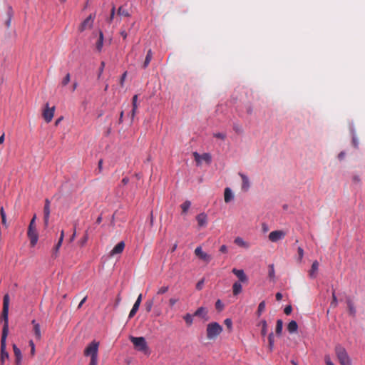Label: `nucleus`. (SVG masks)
<instances>
[{"label":"nucleus","mask_w":365,"mask_h":365,"mask_svg":"<svg viewBox=\"0 0 365 365\" xmlns=\"http://www.w3.org/2000/svg\"><path fill=\"white\" fill-rule=\"evenodd\" d=\"M9 295L6 294L3 299V309L1 313V317L4 321V327L2 329V334L1 339V356L0 363L1 365H4L5 360L9 357V353L6 350V337L9 334Z\"/></svg>","instance_id":"nucleus-1"},{"label":"nucleus","mask_w":365,"mask_h":365,"mask_svg":"<svg viewBox=\"0 0 365 365\" xmlns=\"http://www.w3.org/2000/svg\"><path fill=\"white\" fill-rule=\"evenodd\" d=\"M99 342L93 341L86 347L83 354L85 356H89L88 365H98Z\"/></svg>","instance_id":"nucleus-2"},{"label":"nucleus","mask_w":365,"mask_h":365,"mask_svg":"<svg viewBox=\"0 0 365 365\" xmlns=\"http://www.w3.org/2000/svg\"><path fill=\"white\" fill-rule=\"evenodd\" d=\"M335 353L341 365H351V359L344 347L340 344L336 345Z\"/></svg>","instance_id":"nucleus-3"},{"label":"nucleus","mask_w":365,"mask_h":365,"mask_svg":"<svg viewBox=\"0 0 365 365\" xmlns=\"http://www.w3.org/2000/svg\"><path fill=\"white\" fill-rule=\"evenodd\" d=\"M35 220H36V215H34L33 217V218L31 219L30 224L29 225L28 232H27L28 237L30 240V244H31V247H34L36 245V243L38 242V235L36 228Z\"/></svg>","instance_id":"nucleus-4"},{"label":"nucleus","mask_w":365,"mask_h":365,"mask_svg":"<svg viewBox=\"0 0 365 365\" xmlns=\"http://www.w3.org/2000/svg\"><path fill=\"white\" fill-rule=\"evenodd\" d=\"M222 331V327L217 322H212L207 324V337L209 339H214Z\"/></svg>","instance_id":"nucleus-5"},{"label":"nucleus","mask_w":365,"mask_h":365,"mask_svg":"<svg viewBox=\"0 0 365 365\" xmlns=\"http://www.w3.org/2000/svg\"><path fill=\"white\" fill-rule=\"evenodd\" d=\"M130 340L138 351H145L148 349L146 341L143 336L135 337L131 336H130Z\"/></svg>","instance_id":"nucleus-6"},{"label":"nucleus","mask_w":365,"mask_h":365,"mask_svg":"<svg viewBox=\"0 0 365 365\" xmlns=\"http://www.w3.org/2000/svg\"><path fill=\"white\" fill-rule=\"evenodd\" d=\"M286 232L284 230H274L269 234V240L272 242H277L284 238Z\"/></svg>","instance_id":"nucleus-7"},{"label":"nucleus","mask_w":365,"mask_h":365,"mask_svg":"<svg viewBox=\"0 0 365 365\" xmlns=\"http://www.w3.org/2000/svg\"><path fill=\"white\" fill-rule=\"evenodd\" d=\"M55 112V106L49 107L48 103H46L45 108L43 110V118L46 123L51 121Z\"/></svg>","instance_id":"nucleus-8"},{"label":"nucleus","mask_w":365,"mask_h":365,"mask_svg":"<svg viewBox=\"0 0 365 365\" xmlns=\"http://www.w3.org/2000/svg\"><path fill=\"white\" fill-rule=\"evenodd\" d=\"M193 156L197 165H200L202 161H205L209 164L212 160L211 155L209 153H203L202 155H200L198 153L194 152Z\"/></svg>","instance_id":"nucleus-9"},{"label":"nucleus","mask_w":365,"mask_h":365,"mask_svg":"<svg viewBox=\"0 0 365 365\" xmlns=\"http://www.w3.org/2000/svg\"><path fill=\"white\" fill-rule=\"evenodd\" d=\"M95 15L90 14L79 26L78 31L83 32L86 29H91L93 26Z\"/></svg>","instance_id":"nucleus-10"},{"label":"nucleus","mask_w":365,"mask_h":365,"mask_svg":"<svg viewBox=\"0 0 365 365\" xmlns=\"http://www.w3.org/2000/svg\"><path fill=\"white\" fill-rule=\"evenodd\" d=\"M232 272L238 278L240 282L246 283L248 281L247 276L242 269L233 268Z\"/></svg>","instance_id":"nucleus-11"},{"label":"nucleus","mask_w":365,"mask_h":365,"mask_svg":"<svg viewBox=\"0 0 365 365\" xmlns=\"http://www.w3.org/2000/svg\"><path fill=\"white\" fill-rule=\"evenodd\" d=\"M195 255L200 259L208 262L211 259L210 255L204 252L201 247H197L195 250Z\"/></svg>","instance_id":"nucleus-12"},{"label":"nucleus","mask_w":365,"mask_h":365,"mask_svg":"<svg viewBox=\"0 0 365 365\" xmlns=\"http://www.w3.org/2000/svg\"><path fill=\"white\" fill-rule=\"evenodd\" d=\"M43 221L45 226H48V220L50 217V201L48 199L45 200V205L43 207Z\"/></svg>","instance_id":"nucleus-13"},{"label":"nucleus","mask_w":365,"mask_h":365,"mask_svg":"<svg viewBox=\"0 0 365 365\" xmlns=\"http://www.w3.org/2000/svg\"><path fill=\"white\" fill-rule=\"evenodd\" d=\"M239 175L241 177L242 181V190L244 192L248 191L250 187V180H249L248 177L241 173H239Z\"/></svg>","instance_id":"nucleus-14"},{"label":"nucleus","mask_w":365,"mask_h":365,"mask_svg":"<svg viewBox=\"0 0 365 365\" xmlns=\"http://www.w3.org/2000/svg\"><path fill=\"white\" fill-rule=\"evenodd\" d=\"M125 242L123 241H121L120 242H118L114 247L113 249L110 251V256H114L115 255H118V254H120L124 248H125Z\"/></svg>","instance_id":"nucleus-15"},{"label":"nucleus","mask_w":365,"mask_h":365,"mask_svg":"<svg viewBox=\"0 0 365 365\" xmlns=\"http://www.w3.org/2000/svg\"><path fill=\"white\" fill-rule=\"evenodd\" d=\"M319 264L318 261L315 260L313 262L311 269L309 271V276L310 278L314 279L317 277V272L319 269Z\"/></svg>","instance_id":"nucleus-16"},{"label":"nucleus","mask_w":365,"mask_h":365,"mask_svg":"<svg viewBox=\"0 0 365 365\" xmlns=\"http://www.w3.org/2000/svg\"><path fill=\"white\" fill-rule=\"evenodd\" d=\"M13 351L15 356V363L16 365H20L22 359L21 351L16 344H13Z\"/></svg>","instance_id":"nucleus-17"},{"label":"nucleus","mask_w":365,"mask_h":365,"mask_svg":"<svg viewBox=\"0 0 365 365\" xmlns=\"http://www.w3.org/2000/svg\"><path fill=\"white\" fill-rule=\"evenodd\" d=\"M197 224L200 227H205L207 223V216L204 212L199 214L196 217Z\"/></svg>","instance_id":"nucleus-18"},{"label":"nucleus","mask_w":365,"mask_h":365,"mask_svg":"<svg viewBox=\"0 0 365 365\" xmlns=\"http://www.w3.org/2000/svg\"><path fill=\"white\" fill-rule=\"evenodd\" d=\"M31 324L34 325V333L36 339L37 340H40L41 339V328L38 323L36 322V320H32Z\"/></svg>","instance_id":"nucleus-19"},{"label":"nucleus","mask_w":365,"mask_h":365,"mask_svg":"<svg viewBox=\"0 0 365 365\" xmlns=\"http://www.w3.org/2000/svg\"><path fill=\"white\" fill-rule=\"evenodd\" d=\"M207 309L205 307H199L195 312L194 313L195 317H199L202 319H205V320L207 319Z\"/></svg>","instance_id":"nucleus-20"},{"label":"nucleus","mask_w":365,"mask_h":365,"mask_svg":"<svg viewBox=\"0 0 365 365\" xmlns=\"http://www.w3.org/2000/svg\"><path fill=\"white\" fill-rule=\"evenodd\" d=\"M138 98V95H134L132 98V105H133V109L131 110L132 119L135 117V115L136 114V111H137V108H138V104H137Z\"/></svg>","instance_id":"nucleus-21"},{"label":"nucleus","mask_w":365,"mask_h":365,"mask_svg":"<svg viewBox=\"0 0 365 365\" xmlns=\"http://www.w3.org/2000/svg\"><path fill=\"white\" fill-rule=\"evenodd\" d=\"M242 290V287L241 284V282H235L232 285V293L235 296L238 295L240 293H241Z\"/></svg>","instance_id":"nucleus-22"},{"label":"nucleus","mask_w":365,"mask_h":365,"mask_svg":"<svg viewBox=\"0 0 365 365\" xmlns=\"http://www.w3.org/2000/svg\"><path fill=\"white\" fill-rule=\"evenodd\" d=\"M233 197L234 195L232 192V190L229 187L225 188L224 193L225 202L227 203L230 202L233 199Z\"/></svg>","instance_id":"nucleus-23"},{"label":"nucleus","mask_w":365,"mask_h":365,"mask_svg":"<svg viewBox=\"0 0 365 365\" xmlns=\"http://www.w3.org/2000/svg\"><path fill=\"white\" fill-rule=\"evenodd\" d=\"M153 58V53H152V51L151 49L148 50V53H147V55L145 56V61L143 62V68H145L148 66L150 62L151 61Z\"/></svg>","instance_id":"nucleus-24"},{"label":"nucleus","mask_w":365,"mask_h":365,"mask_svg":"<svg viewBox=\"0 0 365 365\" xmlns=\"http://www.w3.org/2000/svg\"><path fill=\"white\" fill-rule=\"evenodd\" d=\"M298 325L297 323L292 320L287 325V330L289 333H294L297 331Z\"/></svg>","instance_id":"nucleus-25"},{"label":"nucleus","mask_w":365,"mask_h":365,"mask_svg":"<svg viewBox=\"0 0 365 365\" xmlns=\"http://www.w3.org/2000/svg\"><path fill=\"white\" fill-rule=\"evenodd\" d=\"M235 243L240 247H245V248L249 247V244L240 237H237L235 239Z\"/></svg>","instance_id":"nucleus-26"},{"label":"nucleus","mask_w":365,"mask_h":365,"mask_svg":"<svg viewBox=\"0 0 365 365\" xmlns=\"http://www.w3.org/2000/svg\"><path fill=\"white\" fill-rule=\"evenodd\" d=\"M193 317H194V314L192 315L189 313L186 314L185 315L183 316V319L185 320L187 326L190 327L192 324L193 323Z\"/></svg>","instance_id":"nucleus-27"},{"label":"nucleus","mask_w":365,"mask_h":365,"mask_svg":"<svg viewBox=\"0 0 365 365\" xmlns=\"http://www.w3.org/2000/svg\"><path fill=\"white\" fill-rule=\"evenodd\" d=\"M282 328H283V322L282 319H278L277 321V324H276V328H275V331L277 335H280L282 334Z\"/></svg>","instance_id":"nucleus-28"},{"label":"nucleus","mask_w":365,"mask_h":365,"mask_svg":"<svg viewBox=\"0 0 365 365\" xmlns=\"http://www.w3.org/2000/svg\"><path fill=\"white\" fill-rule=\"evenodd\" d=\"M103 34L101 31L100 35H99V38L96 43V48L98 51H101L102 47H103Z\"/></svg>","instance_id":"nucleus-29"},{"label":"nucleus","mask_w":365,"mask_h":365,"mask_svg":"<svg viewBox=\"0 0 365 365\" xmlns=\"http://www.w3.org/2000/svg\"><path fill=\"white\" fill-rule=\"evenodd\" d=\"M262 325L261 334L262 336H265L267 333V324L265 320H262L260 322Z\"/></svg>","instance_id":"nucleus-30"},{"label":"nucleus","mask_w":365,"mask_h":365,"mask_svg":"<svg viewBox=\"0 0 365 365\" xmlns=\"http://www.w3.org/2000/svg\"><path fill=\"white\" fill-rule=\"evenodd\" d=\"M139 307H140V305L138 304H133V308L130 310L129 315H128L129 319H131L135 316V314H136V312H138V310L139 309Z\"/></svg>","instance_id":"nucleus-31"},{"label":"nucleus","mask_w":365,"mask_h":365,"mask_svg":"<svg viewBox=\"0 0 365 365\" xmlns=\"http://www.w3.org/2000/svg\"><path fill=\"white\" fill-rule=\"evenodd\" d=\"M347 305H348V309H349V314L351 315H352V316H355V314H356V309H355L352 302L349 300L347 302Z\"/></svg>","instance_id":"nucleus-32"},{"label":"nucleus","mask_w":365,"mask_h":365,"mask_svg":"<svg viewBox=\"0 0 365 365\" xmlns=\"http://www.w3.org/2000/svg\"><path fill=\"white\" fill-rule=\"evenodd\" d=\"M191 205V202L189 200H186L181 205V208L183 214H185L189 210Z\"/></svg>","instance_id":"nucleus-33"},{"label":"nucleus","mask_w":365,"mask_h":365,"mask_svg":"<svg viewBox=\"0 0 365 365\" xmlns=\"http://www.w3.org/2000/svg\"><path fill=\"white\" fill-rule=\"evenodd\" d=\"M62 245V242L58 241V243L56 245V246L53 249V253L52 257L56 258L58 256V250Z\"/></svg>","instance_id":"nucleus-34"},{"label":"nucleus","mask_w":365,"mask_h":365,"mask_svg":"<svg viewBox=\"0 0 365 365\" xmlns=\"http://www.w3.org/2000/svg\"><path fill=\"white\" fill-rule=\"evenodd\" d=\"M265 302L262 301L259 304L257 314L259 317L265 309Z\"/></svg>","instance_id":"nucleus-35"},{"label":"nucleus","mask_w":365,"mask_h":365,"mask_svg":"<svg viewBox=\"0 0 365 365\" xmlns=\"http://www.w3.org/2000/svg\"><path fill=\"white\" fill-rule=\"evenodd\" d=\"M269 347L270 350H272L274 346V334L271 332L268 336Z\"/></svg>","instance_id":"nucleus-36"},{"label":"nucleus","mask_w":365,"mask_h":365,"mask_svg":"<svg viewBox=\"0 0 365 365\" xmlns=\"http://www.w3.org/2000/svg\"><path fill=\"white\" fill-rule=\"evenodd\" d=\"M118 14L123 16H130L129 12L126 9H124L122 6L119 7L118 10Z\"/></svg>","instance_id":"nucleus-37"},{"label":"nucleus","mask_w":365,"mask_h":365,"mask_svg":"<svg viewBox=\"0 0 365 365\" xmlns=\"http://www.w3.org/2000/svg\"><path fill=\"white\" fill-rule=\"evenodd\" d=\"M0 214L1 217V222L3 225H4L6 227V214L4 210V207H1L0 209Z\"/></svg>","instance_id":"nucleus-38"},{"label":"nucleus","mask_w":365,"mask_h":365,"mask_svg":"<svg viewBox=\"0 0 365 365\" xmlns=\"http://www.w3.org/2000/svg\"><path fill=\"white\" fill-rule=\"evenodd\" d=\"M153 306V299L148 300L145 302V309L148 312H150L152 309V307Z\"/></svg>","instance_id":"nucleus-39"},{"label":"nucleus","mask_w":365,"mask_h":365,"mask_svg":"<svg viewBox=\"0 0 365 365\" xmlns=\"http://www.w3.org/2000/svg\"><path fill=\"white\" fill-rule=\"evenodd\" d=\"M269 277L270 279H274L275 277L274 264H270L269 266Z\"/></svg>","instance_id":"nucleus-40"},{"label":"nucleus","mask_w":365,"mask_h":365,"mask_svg":"<svg viewBox=\"0 0 365 365\" xmlns=\"http://www.w3.org/2000/svg\"><path fill=\"white\" fill-rule=\"evenodd\" d=\"M215 308L219 312H221L224 309V304L220 299H217L215 302Z\"/></svg>","instance_id":"nucleus-41"},{"label":"nucleus","mask_w":365,"mask_h":365,"mask_svg":"<svg viewBox=\"0 0 365 365\" xmlns=\"http://www.w3.org/2000/svg\"><path fill=\"white\" fill-rule=\"evenodd\" d=\"M168 289H169V287L168 286L161 287L158 290L157 295L165 294V293H166L168 291Z\"/></svg>","instance_id":"nucleus-42"},{"label":"nucleus","mask_w":365,"mask_h":365,"mask_svg":"<svg viewBox=\"0 0 365 365\" xmlns=\"http://www.w3.org/2000/svg\"><path fill=\"white\" fill-rule=\"evenodd\" d=\"M331 306L332 307H336L337 306V299L334 290L332 292V301L331 302Z\"/></svg>","instance_id":"nucleus-43"},{"label":"nucleus","mask_w":365,"mask_h":365,"mask_svg":"<svg viewBox=\"0 0 365 365\" xmlns=\"http://www.w3.org/2000/svg\"><path fill=\"white\" fill-rule=\"evenodd\" d=\"M70 80H71L70 74L67 73L66 75V76L63 78V79L62 80V85L63 86L67 85L70 82Z\"/></svg>","instance_id":"nucleus-44"},{"label":"nucleus","mask_w":365,"mask_h":365,"mask_svg":"<svg viewBox=\"0 0 365 365\" xmlns=\"http://www.w3.org/2000/svg\"><path fill=\"white\" fill-rule=\"evenodd\" d=\"M214 136L217 138L225 140L226 138V134L223 133H214Z\"/></svg>","instance_id":"nucleus-45"},{"label":"nucleus","mask_w":365,"mask_h":365,"mask_svg":"<svg viewBox=\"0 0 365 365\" xmlns=\"http://www.w3.org/2000/svg\"><path fill=\"white\" fill-rule=\"evenodd\" d=\"M297 252L299 255V259L301 261L304 257V250L301 247H299L297 249Z\"/></svg>","instance_id":"nucleus-46"},{"label":"nucleus","mask_w":365,"mask_h":365,"mask_svg":"<svg viewBox=\"0 0 365 365\" xmlns=\"http://www.w3.org/2000/svg\"><path fill=\"white\" fill-rule=\"evenodd\" d=\"M29 346H31V356H34L35 354V345L32 340L29 341Z\"/></svg>","instance_id":"nucleus-47"},{"label":"nucleus","mask_w":365,"mask_h":365,"mask_svg":"<svg viewBox=\"0 0 365 365\" xmlns=\"http://www.w3.org/2000/svg\"><path fill=\"white\" fill-rule=\"evenodd\" d=\"M225 324L226 325V327L229 329H232V322L230 319H226L225 320Z\"/></svg>","instance_id":"nucleus-48"},{"label":"nucleus","mask_w":365,"mask_h":365,"mask_svg":"<svg viewBox=\"0 0 365 365\" xmlns=\"http://www.w3.org/2000/svg\"><path fill=\"white\" fill-rule=\"evenodd\" d=\"M292 311V307L291 305H288L284 309V312L286 315H289L291 314Z\"/></svg>","instance_id":"nucleus-49"},{"label":"nucleus","mask_w":365,"mask_h":365,"mask_svg":"<svg viewBox=\"0 0 365 365\" xmlns=\"http://www.w3.org/2000/svg\"><path fill=\"white\" fill-rule=\"evenodd\" d=\"M324 360L327 365H334L329 355L325 356Z\"/></svg>","instance_id":"nucleus-50"},{"label":"nucleus","mask_w":365,"mask_h":365,"mask_svg":"<svg viewBox=\"0 0 365 365\" xmlns=\"http://www.w3.org/2000/svg\"><path fill=\"white\" fill-rule=\"evenodd\" d=\"M115 6H113V8H112V9L110 11V18H109V20H108L109 22H111L112 20L113 19V17H114V15H115Z\"/></svg>","instance_id":"nucleus-51"},{"label":"nucleus","mask_w":365,"mask_h":365,"mask_svg":"<svg viewBox=\"0 0 365 365\" xmlns=\"http://www.w3.org/2000/svg\"><path fill=\"white\" fill-rule=\"evenodd\" d=\"M104 66H105V63L103 61L101 62V67L99 68V73H98V78L101 77L103 71V69H104Z\"/></svg>","instance_id":"nucleus-52"},{"label":"nucleus","mask_w":365,"mask_h":365,"mask_svg":"<svg viewBox=\"0 0 365 365\" xmlns=\"http://www.w3.org/2000/svg\"><path fill=\"white\" fill-rule=\"evenodd\" d=\"M178 302V299H175V298H170L169 299V304H170V307H173Z\"/></svg>","instance_id":"nucleus-53"},{"label":"nucleus","mask_w":365,"mask_h":365,"mask_svg":"<svg viewBox=\"0 0 365 365\" xmlns=\"http://www.w3.org/2000/svg\"><path fill=\"white\" fill-rule=\"evenodd\" d=\"M203 280L198 282L196 284V289L200 290L202 288Z\"/></svg>","instance_id":"nucleus-54"},{"label":"nucleus","mask_w":365,"mask_h":365,"mask_svg":"<svg viewBox=\"0 0 365 365\" xmlns=\"http://www.w3.org/2000/svg\"><path fill=\"white\" fill-rule=\"evenodd\" d=\"M345 155L346 153L344 152V151H341L339 155H338V159L339 160H342L344 157H345Z\"/></svg>","instance_id":"nucleus-55"},{"label":"nucleus","mask_w":365,"mask_h":365,"mask_svg":"<svg viewBox=\"0 0 365 365\" xmlns=\"http://www.w3.org/2000/svg\"><path fill=\"white\" fill-rule=\"evenodd\" d=\"M141 301H142V294H140L138 295L135 304H138L140 305Z\"/></svg>","instance_id":"nucleus-56"},{"label":"nucleus","mask_w":365,"mask_h":365,"mask_svg":"<svg viewBox=\"0 0 365 365\" xmlns=\"http://www.w3.org/2000/svg\"><path fill=\"white\" fill-rule=\"evenodd\" d=\"M126 75H127V73H126V72H125V73L122 75V76H121V78H120V85H121L122 86H123V82H124V81H125V79Z\"/></svg>","instance_id":"nucleus-57"},{"label":"nucleus","mask_w":365,"mask_h":365,"mask_svg":"<svg viewBox=\"0 0 365 365\" xmlns=\"http://www.w3.org/2000/svg\"><path fill=\"white\" fill-rule=\"evenodd\" d=\"M220 251L221 252L225 253L227 252V248L225 245H222L220 248Z\"/></svg>","instance_id":"nucleus-58"},{"label":"nucleus","mask_w":365,"mask_h":365,"mask_svg":"<svg viewBox=\"0 0 365 365\" xmlns=\"http://www.w3.org/2000/svg\"><path fill=\"white\" fill-rule=\"evenodd\" d=\"M275 297L277 301H280L282 299V294L280 292H277Z\"/></svg>","instance_id":"nucleus-59"},{"label":"nucleus","mask_w":365,"mask_h":365,"mask_svg":"<svg viewBox=\"0 0 365 365\" xmlns=\"http://www.w3.org/2000/svg\"><path fill=\"white\" fill-rule=\"evenodd\" d=\"M120 35L123 37V39H125L127 38V32L125 30H123L120 31Z\"/></svg>","instance_id":"nucleus-60"},{"label":"nucleus","mask_w":365,"mask_h":365,"mask_svg":"<svg viewBox=\"0 0 365 365\" xmlns=\"http://www.w3.org/2000/svg\"><path fill=\"white\" fill-rule=\"evenodd\" d=\"M98 167L99 170L101 171L102 167H103V160L102 159H101L98 161Z\"/></svg>","instance_id":"nucleus-61"},{"label":"nucleus","mask_w":365,"mask_h":365,"mask_svg":"<svg viewBox=\"0 0 365 365\" xmlns=\"http://www.w3.org/2000/svg\"><path fill=\"white\" fill-rule=\"evenodd\" d=\"M86 299L87 297H85L81 301V302L79 303L78 306V308H81V306L85 303V302L86 301Z\"/></svg>","instance_id":"nucleus-62"},{"label":"nucleus","mask_w":365,"mask_h":365,"mask_svg":"<svg viewBox=\"0 0 365 365\" xmlns=\"http://www.w3.org/2000/svg\"><path fill=\"white\" fill-rule=\"evenodd\" d=\"M353 181L354 182H359L361 181L360 178L357 175L353 177Z\"/></svg>","instance_id":"nucleus-63"},{"label":"nucleus","mask_w":365,"mask_h":365,"mask_svg":"<svg viewBox=\"0 0 365 365\" xmlns=\"http://www.w3.org/2000/svg\"><path fill=\"white\" fill-rule=\"evenodd\" d=\"M63 238H64V231L62 230L61 232V235H60L58 241L63 242Z\"/></svg>","instance_id":"nucleus-64"}]
</instances>
